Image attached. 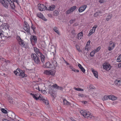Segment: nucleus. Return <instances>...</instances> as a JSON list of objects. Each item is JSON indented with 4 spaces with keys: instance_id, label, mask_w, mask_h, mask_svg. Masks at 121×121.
I'll list each match as a JSON object with an SVG mask.
<instances>
[{
    "instance_id": "1",
    "label": "nucleus",
    "mask_w": 121,
    "mask_h": 121,
    "mask_svg": "<svg viewBox=\"0 0 121 121\" xmlns=\"http://www.w3.org/2000/svg\"><path fill=\"white\" fill-rule=\"evenodd\" d=\"M30 94L33 96L34 99L36 100L39 99L41 100H42L43 102L45 103L46 105H48L49 104L48 101L45 98L42 96L40 94L38 93H37L35 94L31 93Z\"/></svg>"
},
{
    "instance_id": "2",
    "label": "nucleus",
    "mask_w": 121,
    "mask_h": 121,
    "mask_svg": "<svg viewBox=\"0 0 121 121\" xmlns=\"http://www.w3.org/2000/svg\"><path fill=\"white\" fill-rule=\"evenodd\" d=\"M80 112L82 115L85 117H89L93 119H95L94 116H93L89 111L81 110L80 111Z\"/></svg>"
},
{
    "instance_id": "3",
    "label": "nucleus",
    "mask_w": 121,
    "mask_h": 121,
    "mask_svg": "<svg viewBox=\"0 0 121 121\" xmlns=\"http://www.w3.org/2000/svg\"><path fill=\"white\" fill-rule=\"evenodd\" d=\"M31 57L32 60H33L35 63L37 65L41 63V62L39 57L35 54L32 53L31 55Z\"/></svg>"
},
{
    "instance_id": "4",
    "label": "nucleus",
    "mask_w": 121,
    "mask_h": 121,
    "mask_svg": "<svg viewBox=\"0 0 121 121\" xmlns=\"http://www.w3.org/2000/svg\"><path fill=\"white\" fill-rule=\"evenodd\" d=\"M16 75L21 76L23 78L26 76V75L25 74L24 72L23 71L20 69H17L16 70Z\"/></svg>"
},
{
    "instance_id": "5",
    "label": "nucleus",
    "mask_w": 121,
    "mask_h": 121,
    "mask_svg": "<svg viewBox=\"0 0 121 121\" xmlns=\"http://www.w3.org/2000/svg\"><path fill=\"white\" fill-rule=\"evenodd\" d=\"M16 39L18 43L22 47L26 48V43L24 41L22 40L18 36H17Z\"/></svg>"
},
{
    "instance_id": "6",
    "label": "nucleus",
    "mask_w": 121,
    "mask_h": 121,
    "mask_svg": "<svg viewBox=\"0 0 121 121\" xmlns=\"http://www.w3.org/2000/svg\"><path fill=\"white\" fill-rule=\"evenodd\" d=\"M30 26L27 22L25 21L24 22V25L23 29L26 31L27 33H30Z\"/></svg>"
},
{
    "instance_id": "7",
    "label": "nucleus",
    "mask_w": 121,
    "mask_h": 121,
    "mask_svg": "<svg viewBox=\"0 0 121 121\" xmlns=\"http://www.w3.org/2000/svg\"><path fill=\"white\" fill-rule=\"evenodd\" d=\"M103 66L104 69L108 71L110 70L111 68L110 65L107 63H104L103 65Z\"/></svg>"
},
{
    "instance_id": "8",
    "label": "nucleus",
    "mask_w": 121,
    "mask_h": 121,
    "mask_svg": "<svg viewBox=\"0 0 121 121\" xmlns=\"http://www.w3.org/2000/svg\"><path fill=\"white\" fill-rule=\"evenodd\" d=\"M115 44L114 43L110 41L109 43V45L108 49L109 51H111L113 49L115 46Z\"/></svg>"
},
{
    "instance_id": "9",
    "label": "nucleus",
    "mask_w": 121,
    "mask_h": 121,
    "mask_svg": "<svg viewBox=\"0 0 121 121\" xmlns=\"http://www.w3.org/2000/svg\"><path fill=\"white\" fill-rule=\"evenodd\" d=\"M10 4V6L13 9H14L15 8V5L14 2L15 0H12L13 2H12L11 0H6Z\"/></svg>"
},
{
    "instance_id": "10",
    "label": "nucleus",
    "mask_w": 121,
    "mask_h": 121,
    "mask_svg": "<svg viewBox=\"0 0 121 121\" xmlns=\"http://www.w3.org/2000/svg\"><path fill=\"white\" fill-rule=\"evenodd\" d=\"M38 8L40 11H42L47 9V7L43 4H39L38 5Z\"/></svg>"
},
{
    "instance_id": "11",
    "label": "nucleus",
    "mask_w": 121,
    "mask_h": 121,
    "mask_svg": "<svg viewBox=\"0 0 121 121\" xmlns=\"http://www.w3.org/2000/svg\"><path fill=\"white\" fill-rule=\"evenodd\" d=\"M9 25L7 23H4L1 24L0 26L1 29L5 30L9 29Z\"/></svg>"
},
{
    "instance_id": "12",
    "label": "nucleus",
    "mask_w": 121,
    "mask_h": 121,
    "mask_svg": "<svg viewBox=\"0 0 121 121\" xmlns=\"http://www.w3.org/2000/svg\"><path fill=\"white\" fill-rule=\"evenodd\" d=\"M44 73L45 74L53 76L54 75V73L52 70H45L44 71Z\"/></svg>"
},
{
    "instance_id": "13",
    "label": "nucleus",
    "mask_w": 121,
    "mask_h": 121,
    "mask_svg": "<svg viewBox=\"0 0 121 121\" xmlns=\"http://www.w3.org/2000/svg\"><path fill=\"white\" fill-rule=\"evenodd\" d=\"M87 7V6L86 5L82 6L79 8L78 9V12L80 13L82 12L85 10Z\"/></svg>"
},
{
    "instance_id": "14",
    "label": "nucleus",
    "mask_w": 121,
    "mask_h": 121,
    "mask_svg": "<svg viewBox=\"0 0 121 121\" xmlns=\"http://www.w3.org/2000/svg\"><path fill=\"white\" fill-rule=\"evenodd\" d=\"M0 2L4 7L6 8L8 7V4L5 0H0Z\"/></svg>"
},
{
    "instance_id": "15",
    "label": "nucleus",
    "mask_w": 121,
    "mask_h": 121,
    "mask_svg": "<svg viewBox=\"0 0 121 121\" xmlns=\"http://www.w3.org/2000/svg\"><path fill=\"white\" fill-rule=\"evenodd\" d=\"M51 68L55 69L57 66V63L56 61L54 60L52 61L51 64Z\"/></svg>"
},
{
    "instance_id": "16",
    "label": "nucleus",
    "mask_w": 121,
    "mask_h": 121,
    "mask_svg": "<svg viewBox=\"0 0 121 121\" xmlns=\"http://www.w3.org/2000/svg\"><path fill=\"white\" fill-rule=\"evenodd\" d=\"M37 16L39 18H41L45 21H46L47 20L43 16L41 13H39L37 14Z\"/></svg>"
},
{
    "instance_id": "17",
    "label": "nucleus",
    "mask_w": 121,
    "mask_h": 121,
    "mask_svg": "<svg viewBox=\"0 0 121 121\" xmlns=\"http://www.w3.org/2000/svg\"><path fill=\"white\" fill-rule=\"evenodd\" d=\"M55 6L54 5L49 6L47 7V9L48 10L52 11L55 8Z\"/></svg>"
},
{
    "instance_id": "18",
    "label": "nucleus",
    "mask_w": 121,
    "mask_h": 121,
    "mask_svg": "<svg viewBox=\"0 0 121 121\" xmlns=\"http://www.w3.org/2000/svg\"><path fill=\"white\" fill-rule=\"evenodd\" d=\"M114 83L115 85L117 86L121 85V80H115Z\"/></svg>"
},
{
    "instance_id": "19",
    "label": "nucleus",
    "mask_w": 121,
    "mask_h": 121,
    "mask_svg": "<svg viewBox=\"0 0 121 121\" xmlns=\"http://www.w3.org/2000/svg\"><path fill=\"white\" fill-rule=\"evenodd\" d=\"M34 50L35 53L39 56L42 53L40 52L39 49L37 48L36 47L34 48Z\"/></svg>"
},
{
    "instance_id": "20",
    "label": "nucleus",
    "mask_w": 121,
    "mask_h": 121,
    "mask_svg": "<svg viewBox=\"0 0 121 121\" xmlns=\"http://www.w3.org/2000/svg\"><path fill=\"white\" fill-rule=\"evenodd\" d=\"M91 70L95 77L96 78H98V73L97 71L94 70V69L93 68H92Z\"/></svg>"
},
{
    "instance_id": "21",
    "label": "nucleus",
    "mask_w": 121,
    "mask_h": 121,
    "mask_svg": "<svg viewBox=\"0 0 121 121\" xmlns=\"http://www.w3.org/2000/svg\"><path fill=\"white\" fill-rule=\"evenodd\" d=\"M30 40L31 42L36 43L37 41V38L35 36H32L30 38Z\"/></svg>"
},
{
    "instance_id": "22",
    "label": "nucleus",
    "mask_w": 121,
    "mask_h": 121,
    "mask_svg": "<svg viewBox=\"0 0 121 121\" xmlns=\"http://www.w3.org/2000/svg\"><path fill=\"white\" fill-rule=\"evenodd\" d=\"M50 94L52 96L53 98H55L56 97V92L52 90Z\"/></svg>"
},
{
    "instance_id": "23",
    "label": "nucleus",
    "mask_w": 121,
    "mask_h": 121,
    "mask_svg": "<svg viewBox=\"0 0 121 121\" xmlns=\"http://www.w3.org/2000/svg\"><path fill=\"white\" fill-rule=\"evenodd\" d=\"M52 86L54 88H56V89L60 90L61 91H62L64 89L62 87H61L59 86H57L56 84L53 85Z\"/></svg>"
},
{
    "instance_id": "24",
    "label": "nucleus",
    "mask_w": 121,
    "mask_h": 121,
    "mask_svg": "<svg viewBox=\"0 0 121 121\" xmlns=\"http://www.w3.org/2000/svg\"><path fill=\"white\" fill-rule=\"evenodd\" d=\"M38 56H40L42 62V63L44 62L45 60V57L43 55L42 53H41L40 55Z\"/></svg>"
},
{
    "instance_id": "25",
    "label": "nucleus",
    "mask_w": 121,
    "mask_h": 121,
    "mask_svg": "<svg viewBox=\"0 0 121 121\" xmlns=\"http://www.w3.org/2000/svg\"><path fill=\"white\" fill-rule=\"evenodd\" d=\"M109 99H111L112 100H116L117 98L113 96V95H110L109 96Z\"/></svg>"
},
{
    "instance_id": "26",
    "label": "nucleus",
    "mask_w": 121,
    "mask_h": 121,
    "mask_svg": "<svg viewBox=\"0 0 121 121\" xmlns=\"http://www.w3.org/2000/svg\"><path fill=\"white\" fill-rule=\"evenodd\" d=\"M78 66L79 68L81 69V70L83 73H85V69L82 65L80 64H79Z\"/></svg>"
},
{
    "instance_id": "27",
    "label": "nucleus",
    "mask_w": 121,
    "mask_h": 121,
    "mask_svg": "<svg viewBox=\"0 0 121 121\" xmlns=\"http://www.w3.org/2000/svg\"><path fill=\"white\" fill-rule=\"evenodd\" d=\"M63 103L64 104L66 105H69L70 104V103L65 99H64L63 100Z\"/></svg>"
},
{
    "instance_id": "28",
    "label": "nucleus",
    "mask_w": 121,
    "mask_h": 121,
    "mask_svg": "<svg viewBox=\"0 0 121 121\" xmlns=\"http://www.w3.org/2000/svg\"><path fill=\"white\" fill-rule=\"evenodd\" d=\"M101 13L102 12L101 11H98L95 13L94 16L95 17H97L98 16H101Z\"/></svg>"
},
{
    "instance_id": "29",
    "label": "nucleus",
    "mask_w": 121,
    "mask_h": 121,
    "mask_svg": "<svg viewBox=\"0 0 121 121\" xmlns=\"http://www.w3.org/2000/svg\"><path fill=\"white\" fill-rule=\"evenodd\" d=\"M83 35L82 32L79 33L77 35V38L78 39H80Z\"/></svg>"
},
{
    "instance_id": "30",
    "label": "nucleus",
    "mask_w": 121,
    "mask_h": 121,
    "mask_svg": "<svg viewBox=\"0 0 121 121\" xmlns=\"http://www.w3.org/2000/svg\"><path fill=\"white\" fill-rule=\"evenodd\" d=\"M0 60H3L6 63H10V61L9 60H6L4 58H2L1 57H0Z\"/></svg>"
},
{
    "instance_id": "31",
    "label": "nucleus",
    "mask_w": 121,
    "mask_h": 121,
    "mask_svg": "<svg viewBox=\"0 0 121 121\" xmlns=\"http://www.w3.org/2000/svg\"><path fill=\"white\" fill-rule=\"evenodd\" d=\"M53 30L54 31L58 34L59 35L60 33L58 30V28H57L56 27H54Z\"/></svg>"
},
{
    "instance_id": "32",
    "label": "nucleus",
    "mask_w": 121,
    "mask_h": 121,
    "mask_svg": "<svg viewBox=\"0 0 121 121\" xmlns=\"http://www.w3.org/2000/svg\"><path fill=\"white\" fill-rule=\"evenodd\" d=\"M51 63L49 62H47L46 64V67L47 68H51Z\"/></svg>"
},
{
    "instance_id": "33",
    "label": "nucleus",
    "mask_w": 121,
    "mask_h": 121,
    "mask_svg": "<svg viewBox=\"0 0 121 121\" xmlns=\"http://www.w3.org/2000/svg\"><path fill=\"white\" fill-rule=\"evenodd\" d=\"M76 8L77 7L76 6H74L71 7L70 8V10H71V12H72L75 10L76 9Z\"/></svg>"
},
{
    "instance_id": "34",
    "label": "nucleus",
    "mask_w": 121,
    "mask_h": 121,
    "mask_svg": "<svg viewBox=\"0 0 121 121\" xmlns=\"http://www.w3.org/2000/svg\"><path fill=\"white\" fill-rule=\"evenodd\" d=\"M112 17V15H110L109 14L107 16V17L106 18V20L107 21H108Z\"/></svg>"
},
{
    "instance_id": "35",
    "label": "nucleus",
    "mask_w": 121,
    "mask_h": 121,
    "mask_svg": "<svg viewBox=\"0 0 121 121\" xmlns=\"http://www.w3.org/2000/svg\"><path fill=\"white\" fill-rule=\"evenodd\" d=\"M33 88L34 89H36V90H39V91H40L39 86L37 84H36L34 86H33Z\"/></svg>"
},
{
    "instance_id": "36",
    "label": "nucleus",
    "mask_w": 121,
    "mask_h": 121,
    "mask_svg": "<svg viewBox=\"0 0 121 121\" xmlns=\"http://www.w3.org/2000/svg\"><path fill=\"white\" fill-rule=\"evenodd\" d=\"M109 96L105 95L102 98V99L103 101L105 100L109 99Z\"/></svg>"
},
{
    "instance_id": "37",
    "label": "nucleus",
    "mask_w": 121,
    "mask_h": 121,
    "mask_svg": "<svg viewBox=\"0 0 121 121\" xmlns=\"http://www.w3.org/2000/svg\"><path fill=\"white\" fill-rule=\"evenodd\" d=\"M90 49V46H86L85 48V50L84 51H85L86 52H87Z\"/></svg>"
},
{
    "instance_id": "38",
    "label": "nucleus",
    "mask_w": 121,
    "mask_h": 121,
    "mask_svg": "<svg viewBox=\"0 0 121 121\" xmlns=\"http://www.w3.org/2000/svg\"><path fill=\"white\" fill-rule=\"evenodd\" d=\"M53 14L54 16H57L58 14V11L55 10L53 12Z\"/></svg>"
},
{
    "instance_id": "39",
    "label": "nucleus",
    "mask_w": 121,
    "mask_h": 121,
    "mask_svg": "<svg viewBox=\"0 0 121 121\" xmlns=\"http://www.w3.org/2000/svg\"><path fill=\"white\" fill-rule=\"evenodd\" d=\"M1 111L2 112L5 114H6L7 113V110L4 109V108H2L1 109Z\"/></svg>"
},
{
    "instance_id": "40",
    "label": "nucleus",
    "mask_w": 121,
    "mask_h": 121,
    "mask_svg": "<svg viewBox=\"0 0 121 121\" xmlns=\"http://www.w3.org/2000/svg\"><path fill=\"white\" fill-rule=\"evenodd\" d=\"M117 61L118 62H120L121 61V55H120L117 58Z\"/></svg>"
},
{
    "instance_id": "41",
    "label": "nucleus",
    "mask_w": 121,
    "mask_h": 121,
    "mask_svg": "<svg viewBox=\"0 0 121 121\" xmlns=\"http://www.w3.org/2000/svg\"><path fill=\"white\" fill-rule=\"evenodd\" d=\"M16 118L18 119H16V121H23V120L22 119L19 118L17 116L16 118Z\"/></svg>"
},
{
    "instance_id": "42",
    "label": "nucleus",
    "mask_w": 121,
    "mask_h": 121,
    "mask_svg": "<svg viewBox=\"0 0 121 121\" xmlns=\"http://www.w3.org/2000/svg\"><path fill=\"white\" fill-rule=\"evenodd\" d=\"M72 12H71L70 9H69L68 10L66 11V14H68L70 13H71Z\"/></svg>"
},
{
    "instance_id": "43",
    "label": "nucleus",
    "mask_w": 121,
    "mask_h": 121,
    "mask_svg": "<svg viewBox=\"0 0 121 121\" xmlns=\"http://www.w3.org/2000/svg\"><path fill=\"white\" fill-rule=\"evenodd\" d=\"M69 67L70 68L72 69V70L73 71H74V72H75V69L73 68L72 66L71 65H70L69 66Z\"/></svg>"
},
{
    "instance_id": "44",
    "label": "nucleus",
    "mask_w": 121,
    "mask_h": 121,
    "mask_svg": "<svg viewBox=\"0 0 121 121\" xmlns=\"http://www.w3.org/2000/svg\"><path fill=\"white\" fill-rule=\"evenodd\" d=\"M100 47H99L97 48L95 50L96 51V52H97L99 51V50L100 49Z\"/></svg>"
},
{
    "instance_id": "45",
    "label": "nucleus",
    "mask_w": 121,
    "mask_h": 121,
    "mask_svg": "<svg viewBox=\"0 0 121 121\" xmlns=\"http://www.w3.org/2000/svg\"><path fill=\"white\" fill-rule=\"evenodd\" d=\"M111 121H118V120H117L116 118H112Z\"/></svg>"
},
{
    "instance_id": "46",
    "label": "nucleus",
    "mask_w": 121,
    "mask_h": 121,
    "mask_svg": "<svg viewBox=\"0 0 121 121\" xmlns=\"http://www.w3.org/2000/svg\"><path fill=\"white\" fill-rule=\"evenodd\" d=\"M94 54L92 51L91 52L90 54V56L91 57L93 56H94Z\"/></svg>"
},
{
    "instance_id": "47",
    "label": "nucleus",
    "mask_w": 121,
    "mask_h": 121,
    "mask_svg": "<svg viewBox=\"0 0 121 121\" xmlns=\"http://www.w3.org/2000/svg\"><path fill=\"white\" fill-rule=\"evenodd\" d=\"M98 26H97V25H95L94 27L92 28L93 29H94V31H95V29L97 28V27Z\"/></svg>"
},
{
    "instance_id": "48",
    "label": "nucleus",
    "mask_w": 121,
    "mask_h": 121,
    "mask_svg": "<svg viewBox=\"0 0 121 121\" xmlns=\"http://www.w3.org/2000/svg\"><path fill=\"white\" fill-rule=\"evenodd\" d=\"M89 88L91 89H94V86L91 84H90L89 86Z\"/></svg>"
},
{
    "instance_id": "49",
    "label": "nucleus",
    "mask_w": 121,
    "mask_h": 121,
    "mask_svg": "<svg viewBox=\"0 0 121 121\" xmlns=\"http://www.w3.org/2000/svg\"><path fill=\"white\" fill-rule=\"evenodd\" d=\"M99 2L100 3H102L104 2V0H99Z\"/></svg>"
},
{
    "instance_id": "50",
    "label": "nucleus",
    "mask_w": 121,
    "mask_h": 121,
    "mask_svg": "<svg viewBox=\"0 0 121 121\" xmlns=\"http://www.w3.org/2000/svg\"><path fill=\"white\" fill-rule=\"evenodd\" d=\"M74 20H71L70 21V22L71 24L73 23H74L75 21Z\"/></svg>"
},
{
    "instance_id": "51",
    "label": "nucleus",
    "mask_w": 121,
    "mask_h": 121,
    "mask_svg": "<svg viewBox=\"0 0 121 121\" xmlns=\"http://www.w3.org/2000/svg\"><path fill=\"white\" fill-rule=\"evenodd\" d=\"M14 119H12L11 121H14ZM3 121H10L9 120L6 119H3Z\"/></svg>"
},
{
    "instance_id": "52",
    "label": "nucleus",
    "mask_w": 121,
    "mask_h": 121,
    "mask_svg": "<svg viewBox=\"0 0 121 121\" xmlns=\"http://www.w3.org/2000/svg\"><path fill=\"white\" fill-rule=\"evenodd\" d=\"M90 43V41H88L87 43L86 46H90L89 44Z\"/></svg>"
},
{
    "instance_id": "53",
    "label": "nucleus",
    "mask_w": 121,
    "mask_h": 121,
    "mask_svg": "<svg viewBox=\"0 0 121 121\" xmlns=\"http://www.w3.org/2000/svg\"><path fill=\"white\" fill-rule=\"evenodd\" d=\"M76 48H77V50H78V51L79 52H81V50H80V49H79V48L78 46H76Z\"/></svg>"
},
{
    "instance_id": "54",
    "label": "nucleus",
    "mask_w": 121,
    "mask_h": 121,
    "mask_svg": "<svg viewBox=\"0 0 121 121\" xmlns=\"http://www.w3.org/2000/svg\"><path fill=\"white\" fill-rule=\"evenodd\" d=\"M94 32V31H93V29L91 30L90 31V32L92 34Z\"/></svg>"
},
{
    "instance_id": "55",
    "label": "nucleus",
    "mask_w": 121,
    "mask_h": 121,
    "mask_svg": "<svg viewBox=\"0 0 121 121\" xmlns=\"http://www.w3.org/2000/svg\"><path fill=\"white\" fill-rule=\"evenodd\" d=\"M2 34V31L0 29V37L1 35Z\"/></svg>"
},
{
    "instance_id": "56",
    "label": "nucleus",
    "mask_w": 121,
    "mask_h": 121,
    "mask_svg": "<svg viewBox=\"0 0 121 121\" xmlns=\"http://www.w3.org/2000/svg\"><path fill=\"white\" fill-rule=\"evenodd\" d=\"M79 88H76L75 87L74 88V89L76 90L77 91H79Z\"/></svg>"
},
{
    "instance_id": "57",
    "label": "nucleus",
    "mask_w": 121,
    "mask_h": 121,
    "mask_svg": "<svg viewBox=\"0 0 121 121\" xmlns=\"http://www.w3.org/2000/svg\"><path fill=\"white\" fill-rule=\"evenodd\" d=\"M31 28L33 30H34L35 28V27L34 26H33L32 25V26L31 27Z\"/></svg>"
},
{
    "instance_id": "58",
    "label": "nucleus",
    "mask_w": 121,
    "mask_h": 121,
    "mask_svg": "<svg viewBox=\"0 0 121 121\" xmlns=\"http://www.w3.org/2000/svg\"><path fill=\"white\" fill-rule=\"evenodd\" d=\"M65 63H66L67 65H69V64L67 62H66V61L65 60Z\"/></svg>"
},
{
    "instance_id": "59",
    "label": "nucleus",
    "mask_w": 121,
    "mask_h": 121,
    "mask_svg": "<svg viewBox=\"0 0 121 121\" xmlns=\"http://www.w3.org/2000/svg\"><path fill=\"white\" fill-rule=\"evenodd\" d=\"M78 96H79L82 97L83 96V95L82 94H78Z\"/></svg>"
},
{
    "instance_id": "60",
    "label": "nucleus",
    "mask_w": 121,
    "mask_h": 121,
    "mask_svg": "<svg viewBox=\"0 0 121 121\" xmlns=\"http://www.w3.org/2000/svg\"><path fill=\"white\" fill-rule=\"evenodd\" d=\"M118 66L120 68H121V63L119 64Z\"/></svg>"
},
{
    "instance_id": "61",
    "label": "nucleus",
    "mask_w": 121,
    "mask_h": 121,
    "mask_svg": "<svg viewBox=\"0 0 121 121\" xmlns=\"http://www.w3.org/2000/svg\"><path fill=\"white\" fill-rule=\"evenodd\" d=\"M16 3H17L18 4H19L18 1V0H16Z\"/></svg>"
},
{
    "instance_id": "62",
    "label": "nucleus",
    "mask_w": 121,
    "mask_h": 121,
    "mask_svg": "<svg viewBox=\"0 0 121 121\" xmlns=\"http://www.w3.org/2000/svg\"><path fill=\"white\" fill-rule=\"evenodd\" d=\"M92 52H94V54L95 53L97 52H96V51L95 50H94Z\"/></svg>"
},
{
    "instance_id": "63",
    "label": "nucleus",
    "mask_w": 121,
    "mask_h": 121,
    "mask_svg": "<svg viewBox=\"0 0 121 121\" xmlns=\"http://www.w3.org/2000/svg\"><path fill=\"white\" fill-rule=\"evenodd\" d=\"M42 92L43 93H45L46 92V91L45 90H44L42 91Z\"/></svg>"
},
{
    "instance_id": "64",
    "label": "nucleus",
    "mask_w": 121,
    "mask_h": 121,
    "mask_svg": "<svg viewBox=\"0 0 121 121\" xmlns=\"http://www.w3.org/2000/svg\"><path fill=\"white\" fill-rule=\"evenodd\" d=\"M79 72V70H78V69L77 70H76L75 69V72Z\"/></svg>"
}]
</instances>
